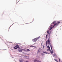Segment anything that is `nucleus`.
<instances>
[{
	"mask_svg": "<svg viewBox=\"0 0 62 62\" xmlns=\"http://www.w3.org/2000/svg\"><path fill=\"white\" fill-rule=\"evenodd\" d=\"M52 23L53 24H54V25L53 26V28L54 27H56L57 26H58V24L56 23V21H54Z\"/></svg>",
	"mask_w": 62,
	"mask_h": 62,
	"instance_id": "nucleus-1",
	"label": "nucleus"
},
{
	"mask_svg": "<svg viewBox=\"0 0 62 62\" xmlns=\"http://www.w3.org/2000/svg\"><path fill=\"white\" fill-rule=\"evenodd\" d=\"M38 39L39 38H36L34 39H32V41L33 42H36V41H37V40H38Z\"/></svg>",
	"mask_w": 62,
	"mask_h": 62,
	"instance_id": "nucleus-2",
	"label": "nucleus"
},
{
	"mask_svg": "<svg viewBox=\"0 0 62 62\" xmlns=\"http://www.w3.org/2000/svg\"><path fill=\"white\" fill-rule=\"evenodd\" d=\"M47 42L48 44H51V43H50L49 39H48V40L47 41Z\"/></svg>",
	"mask_w": 62,
	"mask_h": 62,
	"instance_id": "nucleus-3",
	"label": "nucleus"
},
{
	"mask_svg": "<svg viewBox=\"0 0 62 62\" xmlns=\"http://www.w3.org/2000/svg\"><path fill=\"white\" fill-rule=\"evenodd\" d=\"M38 53H40L41 52V48H39L38 51Z\"/></svg>",
	"mask_w": 62,
	"mask_h": 62,
	"instance_id": "nucleus-4",
	"label": "nucleus"
},
{
	"mask_svg": "<svg viewBox=\"0 0 62 62\" xmlns=\"http://www.w3.org/2000/svg\"><path fill=\"white\" fill-rule=\"evenodd\" d=\"M25 58H26L27 59H28L29 58V56H25L24 57Z\"/></svg>",
	"mask_w": 62,
	"mask_h": 62,
	"instance_id": "nucleus-5",
	"label": "nucleus"
},
{
	"mask_svg": "<svg viewBox=\"0 0 62 62\" xmlns=\"http://www.w3.org/2000/svg\"><path fill=\"white\" fill-rule=\"evenodd\" d=\"M47 47L49 49V51L50 52L51 51V50H50V46H47Z\"/></svg>",
	"mask_w": 62,
	"mask_h": 62,
	"instance_id": "nucleus-6",
	"label": "nucleus"
},
{
	"mask_svg": "<svg viewBox=\"0 0 62 62\" xmlns=\"http://www.w3.org/2000/svg\"><path fill=\"white\" fill-rule=\"evenodd\" d=\"M15 47L17 48H19V45H16V46H15Z\"/></svg>",
	"mask_w": 62,
	"mask_h": 62,
	"instance_id": "nucleus-7",
	"label": "nucleus"
},
{
	"mask_svg": "<svg viewBox=\"0 0 62 62\" xmlns=\"http://www.w3.org/2000/svg\"><path fill=\"white\" fill-rule=\"evenodd\" d=\"M18 51L19 52H22V50L21 49H19L18 50Z\"/></svg>",
	"mask_w": 62,
	"mask_h": 62,
	"instance_id": "nucleus-8",
	"label": "nucleus"
},
{
	"mask_svg": "<svg viewBox=\"0 0 62 62\" xmlns=\"http://www.w3.org/2000/svg\"><path fill=\"white\" fill-rule=\"evenodd\" d=\"M49 30H48V31H47V35H49Z\"/></svg>",
	"mask_w": 62,
	"mask_h": 62,
	"instance_id": "nucleus-9",
	"label": "nucleus"
},
{
	"mask_svg": "<svg viewBox=\"0 0 62 62\" xmlns=\"http://www.w3.org/2000/svg\"><path fill=\"white\" fill-rule=\"evenodd\" d=\"M16 47H15H15H14V48L15 50H16L17 49V48H16Z\"/></svg>",
	"mask_w": 62,
	"mask_h": 62,
	"instance_id": "nucleus-10",
	"label": "nucleus"
},
{
	"mask_svg": "<svg viewBox=\"0 0 62 62\" xmlns=\"http://www.w3.org/2000/svg\"><path fill=\"white\" fill-rule=\"evenodd\" d=\"M60 23V21H58L57 22V24H58H58H59V23Z\"/></svg>",
	"mask_w": 62,
	"mask_h": 62,
	"instance_id": "nucleus-11",
	"label": "nucleus"
},
{
	"mask_svg": "<svg viewBox=\"0 0 62 62\" xmlns=\"http://www.w3.org/2000/svg\"><path fill=\"white\" fill-rule=\"evenodd\" d=\"M27 52H29V51H30V50H29V49H27Z\"/></svg>",
	"mask_w": 62,
	"mask_h": 62,
	"instance_id": "nucleus-12",
	"label": "nucleus"
},
{
	"mask_svg": "<svg viewBox=\"0 0 62 62\" xmlns=\"http://www.w3.org/2000/svg\"><path fill=\"white\" fill-rule=\"evenodd\" d=\"M43 53L45 54H48V53H47V52H45L43 51Z\"/></svg>",
	"mask_w": 62,
	"mask_h": 62,
	"instance_id": "nucleus-13",
	"label": "nucleus"
},
{
	"mask_svg": "<svg viewBox=\"0 0 62 62\" xmlns=\"http://www.w3.org/2000/svg\"><path fill=\"white\" fill-rule=\"evenodd\" d=\"M50 47L51 48V49L52 50V45L50 44Z\"/></svg>",
	"mask_w": 62,
	"mask_h": 62,
	"instance_id": "nucleus-14",
	"label": "nucleus"
},
{
	"mask_svg": "<svg viewBox=\"0 0 62 62\" xmlns=\"http://www.w3.org/2000/svg\"><path fill=\"white\" fill-rule=\"evenodd\" d=\"M46 46H47V41H46Z\"/></svg>",
	"mask_w": 62,
	"mask_h": 62,
	"instance_id": "nucleus-15",
	"label": "nucleus"
},
{
	"mask_svg": "<svg viewBox=\"0 0 62 62\" xmlns=\"http://www.w3.org/2000/svg\"><path fill=\"white\" fill-rule=\"evenodd\" d=\"M52 51L51 52V54H53V49H51Z\"/></svg>",
	"mask_w": 62,
	"mask_h": 62,
	"instance_id": "nucleus-16",
	"label": "nucleus"
},
{
	"mask_svg": "<svg viewBox=\"0 0 62 62\" xmlns=\"http://www.w3.org/2000/svg\"><path fill=\"white\" fill-rule=\"evenodd\" d=\"M53 27H50V30H51V29H52V28H53Z\"/></svg>",
	"mask_w": 62,
	"mask_h": 62,
	"instance_id": "nucleus-17",
	"label": "nucleus"
},
{
	"mask_svg": "<svg viewBox=\"0 0 62 62\" xmlns=\"http://www.w3.org/2000/svg\"><path fill=\"white\" fill-rule=\"evenodd\" d=\"M30 47H35V46H30Z\"/></svg>",
	"mask_w": 62,
	"mask_h": 62,
	"instance_id": "nucleus-18",
	"label": "nucleus"
},
{
	"mask_svg": "<svg viewBox=\"0 0 62 62\" xmlns=\"http://www.w3.org/2000/svg\"><path fill=\"white\" fill-rule=\"evenodd\" d=\"M23 60H20V62H23Z\"/></svg>",
	"mask_w": 62,
	"mask_h": 62,
	"instance_id": "nucleus-19",
	"label": "nucleus"
},
{
	"mask_svg": "<svg viewBox=\"0 0 62 62\" xmlns=\"http://www.w3.org/2000/svg\"><path fill=\"white\" fill-rule=\"evenodd\" d=\"M54 60L55 61H56L57 62H58V61H57V60L56 59H54Z\"/></svg>",
	"mask_w": 62,
	"mask_h": 62,
	"instance_id": "nucleus-20",
	"label": "nucleus"
},
{
	"mask_svg": "<svg viewBox=\"0 0 62 62\" xmlns=\"http://www.w3.org/2000/svg\"><path fill=\"white\" fill-rule=\"evenodd\" d=\"M47 35H46V39H47Z\"/></svg>",
	"mask_w": 62,
	"mask_h": 62,
	"instance_id": "nucleus-21",
	"label": "nucleus"
},
{
	"mask_svg": "<svg viewBox=\"0 0 62 62\" xmlns=\"http://www.w3.org/2000/svg\"><path fill=\"white\" fill-rule=\"evenodd\" d=\"M49 50H50V49H47V51H48Z\"/></svg>",
	"mask_w": 62,
	"mask_h": 62,
	"instance_id": "nucleus-22",
	"label": "nucleus"
},
{
	"mask_svg": "<svg viewBox=\"0 0 62 62\" xmlns=\"http://www.w3.org/2000/svg\"><path fill=\"white\" fill-rule=\"evenodd\" d=\"M51 31L50 32L49 34L50 35V34H51Z\"/></svg>",
	"mask_w": 62,
	"mask_h": 62,
	"instance_id": "nucleus-23",
	"label": "nucleus"
},
{
	"mask_svg": "<svg viewBox=\"0 0 62 62\" xmlns=\"http://www.w3.org/2000/svg\"><path fill=\"white\" fill-rule=\"evenodd\" d=\"M59 62H60V59H59Z\"/></svg>",
	"mask_w": 62,
	"mask_h": 62,
	"instance_id": "nucleus-24",
	"label": "nucleus"
},
{
	"mask_svg": "<svg viewBox=\"0 0 62 62\" xmlns=\"http://www.w3.org/2000/svg\"><path fill=\"white\" fill-rule=\"evenodd\" d=\"M54 56H56V54H54Z\"/></svg>",
	"mask_w": 62,
	"mask_h": 62,
	"instance_id": "nucleus-25",
	"label": "nucleus"
},
{
	"mask_svg": "<svg viewBox=\"0 0 62 62\" xmlns=\"http://www.w3.org/2000/svg\"><path fill=\"white\" fill-rule=\"evenodd\" d=\"M44 46H43V48H44Z\"/></svg>",
	"mask_w": 62,
	"mask_h": 62,
	"instance_id": "nucleus-26",
	"label": "nucleus"
},
{
	"mask_svg": "<svg viewBox=\"0 0 62 62\" xmlns=\"http://www.w3.org/2000/svg\"><path fill=\"white\" fill-rule=\"evenodd\" d=\"M42 43L41 44V45H42Z\"/></svg>",
	"mask_w": 62,
	"mask_h": 62,
	"instance_id": "nucleus-27",
	"label": "nucleus"
}]
</instances>
